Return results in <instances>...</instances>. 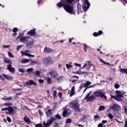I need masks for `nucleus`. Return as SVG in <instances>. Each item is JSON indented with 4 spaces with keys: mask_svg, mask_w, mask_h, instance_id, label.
I'll return each instance as SVG.
<instances>
[{
    "mask_svg": "<svg viewBox=\"0 0 127 127\" xmlns=\"http://www.w3.org/2000/svg\"><path fill=\"white\" fill-rule=\"evenodd\" d=\"M57 5L58 7H59L60 8H61V7L63 6L64 10L70 14H74V13H75V12H74V6L70 5L66 2L62 3L61 2H60Z\"/></svg>",
    "mask_w": 127,
    "mask_h": 127,
    "instance_id": "nucleus-1",
    "label": "nucleus"
},
{
    "mask_svg": "<svg viewBox=\"0 0 127 127\" xmlns=\"http://www.w3.org/2000/svg\"><path fill=\"white\" fill-rule=\"evenodd\" d=\"M125 94H126V92L124 91L117 90L115 91L116 96H112V98L118 102H123V101H124L123 98H124V95H125Z\"/></svg>",
    "mask_w": 127,
    "mask_h": 127,
    "instance_id": "nucleus-2",
    "label": "nucleus"
},
{
    "mask_svg": "<svg viewBox=\"0 0 127 127\" xmlns=\"http://www.w3.org/2000/svg\"><path fill=\"white\" fill-rule=\"evenodd\" d=\"M42 62L45 66H49V65H54V62L51 57L50 56L44 58L42 60Z\"/></svg>",
    "mask_w": 127,
    "mask_h": 127,
    "instance_id": "nucleus-3",
    "label": "nucleus"
},
{
    "mask_svg": "<svg viewBox=\"0 0 127 127\" xmlns=\"http://www.w3.org/2000/svg\"><path fill=\"white\" fill-rule=\"evenodd\" d=\"M69 106L71 108L74 109L75 111H76V112H79V111H80V105H79V102L78 101H71L69 103Z\"/></svg>",
    "mask_w": 127,
    "mask_h": 127,
    "instance_id": "nucleus-4",
    "label": "nucleus"
},
{
    "mask_svg": "<svg viewBox=\"0 0 127 127\" xmlns=\"http://www.w3.org/2000/svg\"><path fill=\"white\" fill-rule=\"evenodd\" d=\"M31 53H32V52L28 50L25 51H21V54L22 56H27V57H31L32 58H34L35 56L33 55H31Z\"/></svg>",
    "mask_w": 127,
    "mask_h": 127,
    "instance_id": "nucleus-5",
    "label": "nucleus"
},
{
    "mask_svg": "<svg viewBox=\"0 0 127 127\" xmlns=\"http://www.w3.org/2000/svg\"><path fill=\"white\" fill-rule=\"evenodd\" d=\"M2 111H6V114H9L10 115H14V110H13V108L11 107H9L8 108H2L1 109Z\"/></svg>",
    "mask_w": 127,
    "mask_h": 127,
    "instance_id": "nucleus-6",
    "label": "nucleus"
},
{
    "mask_svg": "<svg viewBox=\"0 0 127 127\" xmlns=\"http://www.w3.org/2000/svg\"><path fill=\"white\" fill-rule=\"evenodd\" d=\"M92 94V91L89 92L86 97H85V100H87V101H88L89 102H92L93 100H95L96 99V97L94 95H90Z\"/></svg>",
    "mask_w": 127,
    "mask_h": 127,
    "instance_id": "nucleus-7",
    "label": "nucleus"
},
{
    "mask_svg": "<svg viewBox=\"0 0 127 127\" xmlns=\"http://www.w3.org/2000/svg\"><path fill=\"white\" fill-rule=\"evenodd\" d=\"M55 120H56V118H53L51 119L50 120H48L47 122V123H45V122H44L43 123V125L44 127H50V126L52 125V123H53V122H54V121H55Z\"/></svg>",
    "mask_w": 127,
    "mask_h": 127,
    "instance_id": "nucleus-8",
    "label": "nucleus"
},
{
    "mask_svg": "<svg viewBox=\"0 0 127 127\" xmlns=\"http://www.w3.org/2000/svg\"><path fill=\"white\" fill-rule=\"evenodd\" d=\"M110 109L113 111H121V106L117 104H113V105L111 106Z\"/></svg>",
    "mask_w": 127,
    "mask_h": 127,
    "instance_id": "nucleus-9",
    "label": "nucleus"
},
{
    "mask_svg": "<svg viewBox=\"0 0 127 127\" xmlns=\"http://www.w3.org/2000/svg\"><path fill=\"white\" fill-rule=\"evenodd\" d=\"M63 110V116L64 117H68L71 114V111L68 108L64 107Z\"/></svg>",
    "mask_w": 127,
    "mask_h": 127,
    "instance_id": "nucleus-10",
    "label": "nucleus"
},
{
    "mask_svg": "<svg viewBox=\"0 0 127 127\" xmlns=\"http://www.w3.org/2000/svg\"><path fill=\"white\" fill-rule=\"evenodd\" d=\"M89 7H90V3H89V1L86 0L84 2V4L82 6V8L84 11H87L88 9H89Z\"/></svg>",
    "mask_w": 127,
    "mask_h": 127,
    "instance_id": "nucleus-11",
    "label": "nucleus"
},
{
    "mask_svg": "<svg viewBox=\"0 0 127 127\" xmlns=\"http://www.w3.org/2000/svg\"><path fill=\"white\" fill-rule=\"evenodd\" d=\"M94 95L96 97H97V98H103L105 97V93H104V92L98 91L94 92Z\"/></svg>",
    "mask_w": 127,
    "mask_h": 127,
    "instance_id": "nucleus-12",
    "label": "nucleus"
},
{
    "mask_svg": "<svg viewBox=\"0 0 127 127\" xmlns=\"http://www.w3.org/2000/svg\"><path fill=\"white\" fill-rule=\"evenodd\" d=\"M49 75H51V77L52 78H54V79H57V78L58 77V73H57V72L55 71H51L49 73Z\"/></svg>",
    "mask_w": 127,
    "mask_h": 127,
    "instance_id": "nucleus-13",
    "label": "nucleus"
},
{
    "mask_svg": "<svg viewBox=\"0 0 127 127\" xmlns=\"http://www.w3.org/2000/svg\"><path fill=\"white\" fill-rule=\"evenodd\" d=\"M7 69L12 74H14V72H15V68L13 67L11 64H8L7 65Z\"/></svg>",
    "mask_w": 127,
    "mask_h": 127,
    "instance_id": "nucleus-14",
    "label": "nucleus"
},
{
    "mask_svg": "<svg viewBox=\"0 0 127 127\" xmlns=\"http://www.w3.org/2000/svg\"><path fill=\"white\" fill-rule=\"evenodd\" d=\"M35 30H36L35 29L31 30V31L28 32L27 35H31V36H37V34H36Z\"/></svg>",
    "mask_w": 127,
    "mask_h": 127,
    "instance_id": "nucleus-15",
    "label": "nucleus"
},
{
    "mask_svg": "<svg viewBox=\"0 0 127 127\" xmlns=\"http://www.w3.org/2000/svg\"><path fill=\"white\" fill-rule=\"evenodd\" d=\"M34 44V40L32 39L30 41L26 44V46L27 48H31Z\"/></svg>",
    "mask_w": 127,
    "mask_h": 127,
    "instance_id": "nucleus-16",
    "label": "nucleus"
},
{
    "mask_svg": "<svg viewBox=\"0 0 127 127\" xmlns=\"http://www.w3.org/2000/svg\"><path fill=\"white\" fill-rule=\"evenodd\" d=\"M44 52L45 54H49V53H51L53 52V50L49 47H45L44 49Z\"/></svg>",
    "mask_w": 127,
    "mask_h": 127,
    "instance_id": "nucleus-17",
    "label": "nucleus"
},
{
    "mask_svg": "<svg viewBox=\"0 0 127 127\" xmlns=\"http://www.w3.org/2000/svg\"><path fill=\"white\" fill-rule=\"evenodd\" d=\"M29 40V37L25 36V37H21L20 39V41L22 43H24L25 42H27V41H28Z\"/></svg>",
    "mask_w": 127,
    "mask_h": 127,
    "instance_id": "nucleus-18",
    "label": "nucleus"
},
{
    "mask_svg": "<svg viewBox=\"0 0 127 127\" xmlns=\"http://www.w3.org/2000/svg\"><path fill=\"white\" fill-rule=\"evenodd\" d=\"M26 84L29 85V86H31V85H33V86H37V83L32 80H30L27 81L26 82Z\"/></svg>",
    "mask_w": 127,
    "mask_h": 127,
    "instance_id": "nucleus-19",
    "label": "nucleus"
},
{
    "mask_svg": "<svg viewBox=\"0 0 127 127\" xmlns=\"http://www.w3.org/2000/svg\"><path fill=\"white\" fill-rule=\"evenodd\" d=\"M92 66H93V65L89 64H84V65H83V66L82 67L83 69H84V68H86V71H90V68H91V67H92Z\"/></svg>",
    "mask_w": 127,
    "mask_h": 127,
    "instance_id": "nucleus-20",
    "label": "nucleus"
},
{
    "mask_svg": "<svg viewBox=\"0 0 127 127\" xmlns=\"http://www.w3.org/2000/svg\"><path fill=\"white\" fill-rule=\"evenodd\" d=\"M98 59L101 63H103L104 65H108V66H111V64L109 63H106L104 60H102L101 58H98Z\"/></svg>",
    "mask_w": 127,
    "mask_h": 127,
    "instance_id": "nucleus-21",
    "label": "nucleus"
},
{
    "mask_svg": "<svg viewBox=\"0 0 127 127\" xmlns=\"http://www.w3.org/2000/svg\"><path fill=\"white\" fill-rule=\"evenodd\" d=\"M74 95H75V86H73L70 91V97H72V96H74Z\"/></svg>",
    "mask_w": 127,
    "mask_h": 127,
    "instance_id": "nucleus-22",
    "label": "nucleus"
},
{
    "mask_svg": "<svg viewBox=\"0 0 127 127\" xmlns=\"http://www.w3.org/2000/svg\"><path fill=\"white\" fill-rule=\"evenodd\" d=\"M52 92L53 94V96L54 98H56V96L57 95V91L55 90V88L54 87L52 88Z\"/></svg>",
    "mask_w": 127,
    "mask_h": 127,
    "instance_id": "nucleus-23",
    "label": "nucleus"
},
{
    "mask_svg": "<svg viewBox=\"0 0 127 127\" xmlns=\"http://www.w3.org/2000/svg\"><path fill=\"white\" fill-rule=\"evenodd\" d=\"M120 72L122 74H126V75H127V68H121Z\"/></svg>",
    "mask_w": 127,
    "mask_h": 127,
    "instance_id": "nucleus-24",
    "label": "nucleus"
},
{
    "mask_svg": "<svg viewBox=\"0 0 127 127\" xmlns=\"http://www.w3.org/2000/svg\"><path fill=\"white\" fill-rule=\"evenodd\" d=\"M46 115L47 117H50V116L52 115V110L51 109L48 110V111L46 112Z\"/></svg>",
    "mask_w": 127,
    "mask_h": 127,
    "instance_id": "nucleus-25",
    "label": "nucleus"
},
{
    "mask_svg": "<svg viewBox=\"0 0 127 127\" xmlns=\"http://www.w3.org/2000/svg\"><path fill=\"white\" fill-rule=\"evenodd\" d=\"M3 77L5 78V79H7V80H12L13 79V77L12 76H8L7 75L5 74H3Z\"/></svg>",
    "mask_w": 127,
    "mask_h": 127,
    "instance_id": "nucleus-26",
    "label": "nucleus"
},
{
    "mask_svg": "<svg viewBox=\"0 0 127 127\" xmlns=\"http://www.w3.org/2000/svg\"><path fill=\"white\" fill-rule=\"evenodd\" d=\"M24 122H25L27 124H30V120H29V119H28V118L27 117H25L24 118Z\"/></svg>",
    "mask_w": 127,
    "mask_h": 127,
    "instance_id": "nucleus-27",
    "label": "nucleus"
},
{
    "mask_svg": "<svg viewBox=\"0 0 127 127\" xmlns=\"http://www.w3.org/2000/svg\"><path fill=\"white\" fill-rule=\"evenodd\" d=\"M91 84H92V83L89 81H87L85 83V84H84V88H86V87H88V86H90V85H91Z\"/></svg>",
    "mask_w": 127,
    "mask_h": 127,
    "instance_id": "nucleus-28",
    "label": "nucleus"
},
{
    "mask_svg": "<svg viewBox=\"0 0 127 127\" xmlns=\"http://www.w3.org/2000/svg\"><path fill=\"white\" fill-rule=\"evenodd\" d=\"M4 62L7 64H9V65H11L12 64V62L9 60H4Z\"/></svg>",
    "mask_w": 127,
    "mask_h": 127,
    "instance_id": "nucleus-29",
    "label": "nucleus"
},
{
    "mask_svg": "<svg viewBox=\"0 0 127 127\" xmlns=\"http://www.w3.org/2000/svg\"><path fill=\"white\" fill-rule=\"evenodd\" d=\"M47 83H48V84L51 85V84H52V79H51V78L50 77H48L47 78Z\"/></svg>",
    "mask_w": 127,
    "mask_h": 127,
    "instance_id": "nucleus-30",
    "label": "nucleus"
},
{
    "mask_svg": "<svg viewBox=\"0 0 127 127\" xmlns=\"http://www.w3.org/2000/svg\"><path fill=\"white\" fill-rule=\"evenodd\" d=\"M94 120L95 122H97V121H99V120H100V117H99L98 115H95L94 117Z\"/></svg>",
    "mask_w": 127,
    "mask_h": 127,
    "instance_id": "nucleus-31",
    "label": "nucleus"
},
{
    "mask_svg": "<svg viewBox=\"0 0 127 127\" xmlns=\"http://www.w3.org/2000/svg\"><path fill=\"white\" fill-rule=\"evenodd\" d=\"M84 49L86 52H88V46L86 44H83Z\"/></svg>",
    "mask_w": 127,
    "mask_h": 127,
    "instance_id": "nucleus-32",
    "label": "nucleus"
},
{
    "mask_svg": "<svg viewBox=\"0 0 127 127\" xmlns=\"http://www.w3.org/2000/svg\"><path fill=\"white\" fill-rule=\"evenodd\" d=\"M29 62V59H24L22 60V63H28Z\"/></svg>",
    "mask_w": 127,
    "mask_h": 127,
    "instance_id": "nucleus-33",
    "label": "nucleus"
},
{
    "mask_svg": "<svg viewBox=\"0 0 127 127\" xmlns=\"http://www.w3.org/2000/svg\"><path fill=\"white\" fill-rule=\"evenodd\" d=\"M2 100H5V101H11V100H12V97L4 98H2Z\"/></svg>",
    "mask_w": 127,
    "mask_h": 127,
    "instance_id": "nucleus-34",
    "label": "nucleus"
},
{
    "mask_svg": "<svg viewBox=\"0 0 127 127\" xmlns=\"http://www.w3.org/2000/svg\"><path fill=\"white\" fill-rule=\"evenodd\" d=\"M66 67L67 69H71V68H72L73 65H72L71 64H66Z\"/></svg>",
    "mask_w": 127,
    "mask_h": 127,
    "instance_id": "nucleus-35",
    "label": "nucleus"
},
{
    "mask_svg": "<svg viewBox=\"0 0 127 127\" xmlns=\"http://www.w3.org/2000/svg\"><path fill=\"white\" fill-rule=\"evenodd\" d=\"M23 35H24V33H20L18 35V37L16 38V40H17V39H19V38H20V37H21V36H23Z\"/></svg>",
    "mask_w": 127,
    "mask_h": 127,
    "instance_id": "nucleus-36",
    "label": "nucleus"
},
{
    "mask_svg": "<svg viewBox=\"0 0 127 127\" xmlns=\"http://www.w3.org/2000/svg\"><path fill=\"white\" fill-rule=\"evenodd\" d=\"M85 73H86L85 71H82L81 70H78L76 71V74H78V75L81 74H85Z\"/></svg>",
    "mask_w": 127,
    "mask_h": 127,
    "instance_id": "nucleus-37",
    "label": "nucleus"
},
{
    "mask_svg": "<svg viewBox=\"0 0 127 127\" xmlns=\"http://www.w3.org/2000/svg\"><path fill=\"white\" fill-rule=\"evenodd\" d=\"M33 68H29L27 69V72H28V73H29V74H30V73H31V72H33Z\"/></svg>",
    "mask_w": 127,
    "mask_h": 127,
    "instance_id": "nucleus-38",
    "label": "nucleus"
},
{
    "mask_svg": "<svg viewBox=\"0 0 127 127\" xmlns=\"http://www.w3.org/2000/svg\"><path fill=\"white\" fill-rule=\"evenodd\" d=\"M66 124H71L72 123V119H67L66 120Z\"/></svg>",
    "mask_w": 127,
    "mask_h": 127,
    "instance_id": "nucleus-39",
    "label": "nucleus"
},
{
    "mask_svg": "<svg viewBox=\"0 0 127 127\" xmlns=\"http://www.w3.org/2000/svg\"><path fill=\"white\" fill-rule=\"evenodd\" d=\"M8 55L10 58H14V56H13V55L11 52H8Z\"/></svg>",
    "mask_w": 127,
    "mask_h": 127,
    "instance_id": "nucleus-40",
    "label": "nucleus"
},
{
    "mask_svg": "<svg viewBox=\"0 0 127 127\" xmlns=\"http://www.w3.org/2000/svg\"><path fill=\"white\" fill-rule=\"evenodd\" d=\"M120 85L119 84V83H116L115 85H114V87H115V89H119L120 88Z\"/></svg>",
    "mask_w": 127,
    "mask_h": 127,
    "instance_id": "nucleus-41",
    "label": "nucleus"
},
{
    "mask_svg": "<svg viewBox=\"0 0 127 127\" xmlns=\"http://www.w3.org/2000/svg\"><path fill=\"white\" fill-rule=\"evenodd\" d=\"M99 111H103V110H105V106H101L99 108Z\"/></svg>",
    "mask_w": 127,
    "mask_h": 127,
    "instance_id": "nucleus-42",
    "label": "nucleus"
},
{
    "mask_svg": "<svg viewBox=\"0 0 127 127\" xmlns=\"http://www.w3.org/2000/svg\"><path fill=\"white\" fill-rule=\"evenodd\" d=\"M35 64H37V62L36 61H32L31 62V65H35Z\"/></svg>",
    "mask_w": 127,
    "mask_h": 127,
    "instance_id": "nucleus-43",
    "label": "nucleus"
},
{
    "mask_svg": "<svg viewBox=\"0 0 127 127\" xmlns=\"http://www.w3.org/2000/svg\"><path fill=\"white\" fill-rule=\"evenodd\" d=\"M22 47H23V45H21L17 46V51H18L19 50H20V49H21Z\"/></svg>",
    "mask_w": 127,
    "mask_h": 127,
    "instance_id": "nucleus-44",
    "label": "nucleus"
},
{
    "mask_svg": "<svg viewBox=\"0 0 127 127\" xmlns=\"http://www.w3.org/2000/svg\"><path fill=\"white\" fill-rule=\"evenodd\" d=\"M38 82L39 84H44V80L43 79H39Z\"/></svg>",
    "mask_w": 127,
    "mask_h": 127,
    "instance_id": "nucleus-45",
    "label": "nucleus"
},
{
    "mask_svg": "<svg viewBox=\"0 0 127 127\" xmlns=\"http://www.w3.org/2000/svg\"><path fill=\"white\" fill-rule=\"evenodd\" d=\"M108 117H109V118L111 120L113 119V118H114V116H113V115H112V114H111V113H109V114H108Z\"/></svg>",
    "mask_w": 127,
    "mask_h": 127,
    "instance_id": "nucleus-46",
    "label": "nucleus"
},
{
    "mask_svg": "<svg viewBox=\"0 0 127 127\" xmlns=\"http://www.w3.org/2000/svg\"><path fill=\"white\" fill-rule=\"evenodd\" d=\"M36 75L38 77H39V76H40V71H39V70H37V71H36Z\"/></svg>",
    "mask_w": 127,
    "mask_h": 127,
    "instance_id": "nucleus-47",
    "label": "nucleus"
},
{
    "mask_svg": "<svg viewBox=\"0 0 127 127\" xmlns=\"http://www.w3.org/2000/svg\"><path fill=\"white\" fill-rule=\"evenodd\" d=\"M18 31V28H14L13 29V32H17Z\"/></svg>",
    "mask_w": 127,
    "mask_h": 127,
    "instance_id": "nucleus-48",
    "label": "nucleus"
},
{
    "mask_svg": "<svg viewBox=\"0 0 127 127\" xmlns=\"http://www.w3.org/2000/svg\"><path fill=\"white\" fill-rule=\"evenodd\" d=\"M63 79V76H60L59 77H57V78L56 79V80H58L59 81H60Z\"/></svg>",
    "mask_w": 127,
    "mask_h": 127,
    "instance_id": "nucleus-49",
    "label": "nucleus"
},
{
    "mask_svg": "<svg viewBox=\"0 0 127 127\" xmlns=\"http://www.w3.org/2000/svg\"><path fill=\"white\" fill-rule=\"evenodd\" d=\"M55 117L57 118V119H58V120H61V116H60V115H56Z\"/></svg>",
    "mask_w": 127,
    "mask_h": 127,
    "instance_id": "nucleus-50",
    "label": "nucleus"
},
{
    "mask_svg": "<svg viewBox=\"0 0 127 127\" xmlns=\"http://www.w3.org/2000/svg\"><path fill=\"white\" fill-rule=\"evenodd\" d=\"M66 1L68 3L71 4L73 1H74V0H66Z\"/></svg>",
    "mask_w": 127,
    "mask_h": 127,
    "instance_id": "nucleus-51",
    "label": "nucleus"
},
{
    "mask_svg": "<svg viewBox=\"0 0 127 127\" xmlns=\"http://www.w3.org/2000/svg\"><path fill=\"white\" fill-rule=\"evenodd\" d=\"M19 71L20 73H24V69H23V68H20Z\"/></svg>",
    "mask_w": 127,
    "mask_h": 127,
    "instance_id": "nucleus-52",
    "label": "nucleus"
},
{
    "mask_svg": "<svg viewBox=\"0 0 127 127\" xmlns=\"http://www.w3.org/2000/svg\"><path fill=\"white\" fill-rule=\"evenodd\" d=\"M58 96L60 97L61 99L62 98V93L61 92H59L58 94Z\"/></svg>",
    "mask_w": 127,
    "mask_h": 127,
    "instance_id": "nucleus-53",
    "label": "nucleus"
},
{
    "mask_svg": "<svg viewBox=\"0 0 127 127\" xmlns=\"http://www.w3.org/2000/svg\"><path fill=\"white\" fill-rule=\"evenodd\" d=\"M83 87H85V84L82 83L79 86L80 89H82Z\"/></svg>",
    "mask_w": 127,
    "mask_h": 127,
    "instance_id": "nucleus-54",
    "label": "nucleus"
},
{
    "mask_svg": "<svg viewBox=\"0 0 127 127\" xmlns=\"http://www.w3.org/2000/svg\"><path fill=\"white\" fill-rule=\"evenodd\" d=\"M9 47H10V46H9V45H3V48H8Z\"/></svg>",
    "mask_w": 127,
    "mask_h": 127,
    "instance_id": "nucleus-55",
    "label": "nucleus"
},
{
    "mask_svg": "<svg viewBox=\"0 0 127 127\" xmlns=\"http://www.w3.org/2000/svg\"><path fill=\"white\" fill-rule=\"evenodd\" d=\"M35 127H44V126L43 127L41 124H37Z\"/></svg>",
    "mask_w": 127,
    "mask_h": 127,
    "instance_id": "nucleus-56",
    "label": "nucleus"
},
{
    "mask_svg": "<svg viewBox=\"0 0 127 127\" xmlns=\"http://www.w3.org/2000/svg\"><path fill=\"white\" fill-rule=\"evenodd\" d=\"M7 121L8 122V123L11 122V119H10V118L9 117H7Z\"/></svg>",
    "mask_w": 127,
    "mask_h": 127,
    "instance_id": "nucleus-57",
    "label": "nucleus"
},
{
    "mask_svg": "<svg viewBox=\"0 0 127 127\" xmlns=\"http://www.w3.org/2000/svg\"><path fill=\"white\" fill-rule=\"evenodd\" d=\"M74 65H75V66H77V67H81V64H79L77 63H75Z\"/></svg>",
    "mask_w": 127,
    "mask_h": 127,
    "instance_id": "nucleus-58",
    "label": "nucleus"
},
{
    "mask_svg": "<svg viewBox=\"0 0 127 127\" xmlns=\"http://www.w3.org/2000/svg\"><path fill=\"white\" fill-rule=\"evenodd\" d=\"M54 127H59V125L58 124V123H55L54 124Z\"/></svg>",
    "mask_w": 127,
    "mask_h": 127,
    "instance_id": "nucleus-59",
    "label": "nucleus"
},
{
    "mask_svg": "<svg viewBox=\"0 0 127 127\" xmlns=\"http://www.w3.org/2000/svg\"><path fill=\"white\" fill-rule=\"evenodd\" d=\"M101 34H103V31L100 30L98 32V35H101Z\"/></svg>",
    "mask_w": 127,
    "mask_h": 127,
    "instance_id": "nucleus-60",
    "label": "nucleus"
},
{
    "mask_svg": "<svg viewBox=\"0 0 127 127\" xmlns=\"http://www.w3.org/2000/svg\"><path fill=\"white\" fill-rule=\"evenodd\" d=\"M6 104H7V107H8L9 106H11L12 105V104L10 102H7V103H6Z\"/></svg>",
    "mask_w": 127,
    "mask_h": 127,
    "instance_id": "nucleus-61",
    "label": "nucleus"
},
{
    "mask_svg": "<svg viewBox=\"0 0 127 127\" xmlns=\"http://www.w3.org/2000/svg\"><path fill=\"white\" fill-rule=\"evenodd\" d=\"M93 35H94V36H95V37H97V36H98V33H97V32H95V33H93Z\"/></svg>",
    "mask_w": 127,
    "mask_h": 127,
    "instance_id": "nucleus-62",
    "label": "nucleus"
},
{
    "mask_svg": "<svg viewBox=\"0 0 127 127\" xmlns=\"http://www.w3.org/2000/svg\"><path fill=\"white\" fill-rule=\"evenodd\" d=\"M103 126V124L100 123L99 124H98V127H102Z\"/></svg>",
    "mask_w": 127,
    "mask_h": 127,
    "instance_id": "nucleus-63",
    "label": "nucleus"
},
{
    "mask_svg": "<svg viewBox=\"0 0 127 127\" xmlns=\"http://www.w3.org/2000/svg\"><path fill=\"white\" fill-rule=\"evenodd\" d=\"M85 119H86V118L85 117H83L81 119H80V121L81 122H83V121H85Z\"/></svg>",
    "mask_w": 127,
    "mask_h": 127,
    "instance_id": "nucleus-64",
    "label": "nucleus"
}]
</instances>
